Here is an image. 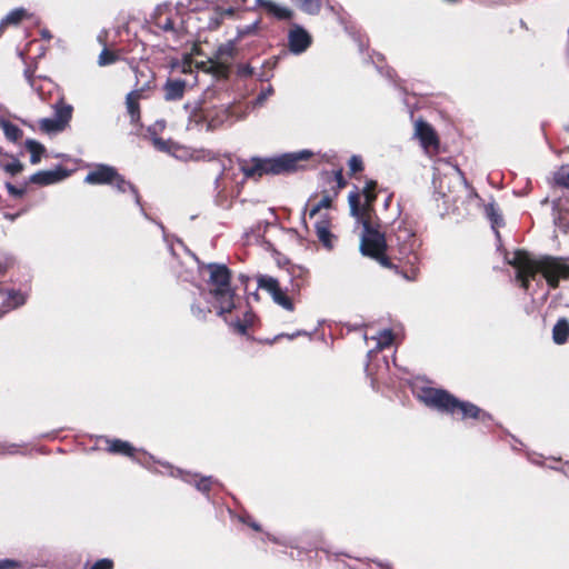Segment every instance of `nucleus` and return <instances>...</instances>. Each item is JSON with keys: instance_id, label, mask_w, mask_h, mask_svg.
<instances>
[{"instance_id": "nucleus-1", "label": "nucleus", "mask_w": 569, "mask_h": 569, "mask_svg": "<svg viewBox=\"0 0 569 569\" xmlns=\"http://www.w3.org/2000/svg\"><path fill=\"white\" fill-rule=\"evenodd\" d=\"M507 262L516 268L517 280L523 289H528L530 279L541 273L551 288H557L560 280L569 279V263L560 257H543L532 260L525 251H515L512 257H507Z\"/></svg>"}, {"instance_id": "nucleus-2", "label": "nucleus", "mask_w": 569, "mask_h": 569, "mask_svg": "<svg viewBox=\"0 0 569 569\" xmlns=\"http://www.w3.org/2000/svg\"><path fill=\"white\" fill-rule=\"evenodd\" d=\"M421 399L427 406L436 408L440 411L451 415L459 412L462 419L475 418L481 421L490 419V416L476 405L468 401H460L448 391L442 389H426L422 392Z\"/></svg>"}, {"instance_id": "nucleus-3", "label": "nucleus", "mask_w": 569, "mask_h": 569, "mask_svg": "<svg viewBox=\"0 0 569 569\" xmlns=\"http://www.w3.org/2000/svg\"><path fill=\"white\" fill-rule=\"evenodd\" d=\"M312 153L309 150L284 153L274 158L253 159L251 163L243 164L241 170L246 178H256L263 174H281L295 171L300 160L309 159Z\"/></svg>"}, {"instance_id": "nucleus-4", "label": "nucleus", "mask_w": 569, "mask_h": 569, "mask_svg": "<svg viewBox=\"0 0 569 569\" xmlns=\"http://www.w3.org/2000/svg\"><path fill=\"white\" fill-rule=\"evenodd\" d=\"M206 270L209 273L208 283L219 316L229 313L236 307L234 290L231 288V273L226 264L208 263Z\"/></svg>"}, {"instance_id": "nucleus-5", "label": "nucleus", "mask_w": 569, "mask_h": 569, "mask_svg": "<svg viewBox=\"0 0 569 569\" xmlns=\"http://www.w3.org/2000/svg\"><path fill=\"white\" fill-rule=\"evenodd\" d=\"M88 184H109L112 186L118 192H130L133 197L134 203L140 208L141 213L148 218L141 204V198L138 189L121 176L117 169L108 164H97L84 178Z\"/></svg>"}, {"instance_id": "nucleus-6", "label": "nucleus", "mask_w": 569, "mask_h": 569, "mask_svg": "<svg viewBox=\"0 0 569 569\" xmlns=\"http://www.w3.org/2000/svg\"><path fill=\"white\" fill-rule=\"evenodd\" d=\"M184 13L186 7L183 3L164 2L154 9L152 14L153 24L163 32H170L174 38L179 39L184 32Z\"/></svg>"}, {"instance_id": "nucleus-7", "label": "nucleus", "mask_w": 569, "mask_h": 569, "mask_svg": "<svg viewBox=\"0 0 569 569\" xmlns=\"http://www.w3.org/2000/svg\"><path fill=\"white\" fill-rule=\"evenodd\" d=\"M357 222L362 224L360 241L362 254L379 260L383 266H389L385 257L388 244L385 234L379 230V226H375L371 219H361Z\"/></svg>"}, {"instance_id": "nucleus-8", "label": "nucleus", "mask_w": 569, "mask_h": 569, "mask_svg": "<svg viewBox=\"0 0 569 569\" xmlns=\"http://www.w3.org/2000/svg\"><path fill=\"white\" fill-rule=\"evenodd\" d=\"M389 246L390 248H397V258L399 260H406L410 266H415L418 262L416 250L419 247V242L413 230L406 224L399 223L393 230V233L389 237Z\"/></svg>"}, {"instance_id": "nucleus-9", "label": "nucleus", "mask_w": 569, "mask_h": 569, "mask_svg": "<svg viewBox=\"0 0 569 569\" xmlns=\"http://www.w3.org/2000/svg\"><path fill=\"white\" fill-rule=\"evenodd\" d=\"M234 122L233 113L230 107H217L204 112L201 109L193 108L189 114L188 128L206 127L207 130H216L224 124Z\"/></svg>"}, {"instance_id": "nucleus-10", "label": "nucleus", "mask_w": 569, "mask_h": 569, "mask_svg": "<svg viewBox=\"0 0 569 569\" xmlns=\"http://www.w3.org/2000/svg\"><path fill=\"white\" fill-rule=\"evenodd\" d=\"M377 182L370 180L366 183L362 192L358 189L351 191L348 196V202L350 207V213L357 220L371 219L373 213V202L376 200Z\"/></svg>"}, {"instance_id": "nucleus-11", "label": "nucleus", "mask_w": 569, "mask_h": 569, "mask_svg": "<svg viewBox=\"0 0 569 569\" xmlns=\"http://www.w3.org/2000/svg\"><path fill=\"white\" fill-rule=\"evenodd\" d=\"M443 172H441L439 166L435 167L437 173L433 177V184L442 197H447V193L452 191V182L456 184L466 183V179L457 166L449 162L443 163Z\"/></svg>"}, {"instance_id": "nucleus-12", "label": "nucleus", "mask_w": 569, "mask_h": 569, "mask_svg": "<svg viewBox=\"0 0 569 569\" xmlns=\"http://www.w3.org/2000/svg\"><path fill=\"white\" fill-rule=\"evenodd\" d=\"M288 43L290 52L300 54L310 47L311 37L302 27L295 26L289 31Z\"/></svg>"}, {"instance_id": "nucleus-13", "label": "nucleus", "mask_w": 569, "mask_h": 569, "mask_svg": "<svg viewBox=\"0 0 569 569\" xmlns=\"http://www.w3.org/2000/svg\"><path fill=\"white\" fill-rule=\"evenodd\" d=\"M68 177V172L66 169L58 167L54 170H43L38 171L30 176L29 182L40 186H48L56 182H59Z\"/></svg>"}, {"instance_id": "nucleus-14", "label": "nucleus", "mask_w": 569, "mask_h": 569, "mask_svg": "<svg viewBox=\"0 0 569 569\" xmlns=\"http://www.w3.org/2000/svg\"><path fill=\"white\" fill-rule=\"evenodd\" d=\"M187 82L182 79H168L163 86L164 99L167 101H177L182 99Z\"/></svg>"}, {"instance_id": "nucleus-15", "label": "nucleus", "mask_w": 569, "mask_h": 569, "mask_svg": "<svg viewBox=\"0 0 569 569\" xmlns=\"http://www.w3.org/2000/svg\"><path fill=\"white\" fill-rule=\"evenodd\" d=\"M553 221L559 230L569 232V201L553 202Z\"/></svg>"}, {"instance_id": "nucleus-16", "label": "nucleus", "mask_w": 569, "mask_h": 569, "mask_svg": "<svg viewBox=\"0 0 569 569\" xmlns=\"http://www.w3.org/2000/svg\"><path fill=\"white\" fill-rule=\"evenodd\" d=\"M256 6L262 8L267 11L270 16L279 19V20H286L290 19L292 17V11L288 9L287 7L279 6L278 3L273 2L272 0H254Z\"/></svg>"}, {"instance_id": "nucleus-17", "label": "nucleus", "mask_w": 569, "mask_h": 569, "mask_svg": "<svg viewBox=\"0 0 569 569\" xmlns=\"http://www.w3.org/2000/svg\"><path fill=\"white\" fill-rule=\"evenodd\" d=\"M256 6L262 8L267 11L270 16L279 19V20H286L290 19L292 17V11L288 9L287 7L279 6L278 3L273 2L272 0H254Z\"/></svg>"}, {"instance_id": "nucleus-18", "label": "nucleus", "mask_w": 569, "mask_h": 569, "mask_svg": "<svg viewBox=\"0 0 569 569\" xmlns=\"http://www.w3.org/2000/svg\"><path fill=\"white\" fill-rule=\"evenodd\" d=\"M416 136L421 141L425 148L433 147L438 144V139L433 129L423 121L416 122Z\"/></svg>"}, {"instance_id": "nucleus-19", "label": "nucleus", "mask_w": 569, "mask_h": 569, "mask_svg": "<svg viewBox=\"0 0 569 569\" xmlns=\"http://www.w3.org/2000/svg\"><path fill=\"white\" fill-rule=\"evenodd\" d=\"M143 87L140 89L132 90L126 97L127 111L131 117L132 122H137L140 119V107L139 100L142 98Z\"/></svg>"}, {"instance_id": "nucleus-20", "label": "nucleus", "mask_w": 569, "mask_h": 569, "mask_svg": "<svg viewBox=\"0 0 569 569\" xmlns=\"http://www.w3.org/2000/svg\"><path fill=\"white\" fill-rule=\"evenodd\" d=\"M328 219H321L316 222L315 229L319 241L328 249L333 247L335 236L330 232Z\"/></svg>"}, {"instance_id": "nucleus-21", "label": "nucleus", "mask_w": 569, "mask_h": 569, "mask_svg": "<svg viewBox=\"0 0 569 569\" xmlns=\"http://www.w3.org/2000/svg\"><path fill=\"white\" fill-rule=\"evenodd\" d=\"M6 295H7V298L2 306L3 315L10 310H13L16 308L23 306L27 301V295L20 290H8L6 292Z\"/></svg>"}, {"instance_id": "nucleus-22", "label": "nucleus", "mask_w": 569, "mask_h": 569, "mask_svg": "<svg viewBox=\"0 0 569 569\" xmlns=\"http://www.w3.org/2000/svg\"><path fill=\"white\" fill-rule=\"evenodd\" d=\"M569 338V321L560 318L552 328V340L556 345H563Z\"/></svg>"}, {"instance_id": "nucleus-23", "label": "nucleus", "mask_w": 569, "mask_h": 569, "mask_svg": "<svg viewBox=\"0 0 569 569\" xmlns=\"http://www.w3.org/2000/svg\"><path fill=\"white\" fill-rule=\"evenodd\" d=\"M0 168L10 176H16L23 170V164L14 157L0 154Z\"/></svg>"}, {"instance_id": "nucleus-24", "label": "nucleus", "mask_w": 569, "mask_h": 569, "mask_svg": "<svg viewBox=\"0 0 569 569\" xmlns=\"http://www.w3.org/2000/svg\"><path fill=\"white\" fill-rule=\"evenodd\" d=\"M108 451L111 453L134 457V452L137 451L128 441L120 439L108 440Z\"/></svg>"}, {"instance_id": "nucleus-25", "label": "nucleus", "mask_w": 569, "mask_h": 569, "mask_svg": "<svg viewBox=\"0 0 569 569\" xmlns=\"http://www.w3.org/2000/svg\"><path fill=\"white\" fill-rule=\"evenodd\" d=\"M0 128L9 141L17 142L22 137V130L0 116Z\"/></svg>"}, {"instance_id": "nucleus-26", "label": "nucleus", "mask_w": 569, "mask_h": 569, "mask_svg": "<svg viewBox=\"0 0 569 569\" xmlns=\"http://www.w3.org/2000/svg\"><path fill=\"white\" fill-rule=\"evenodd\" d=\"M24 146H26V149L31 154L30 162L32 164H37L38 162H40L41 157L46 151L44 147L40 142L32 140V139L26 140Z\"/></svg>"}, {"instance_id": "nucleus-27", "label": "nucleus", "mask_w": 569, "mask_h": 569, "mask_svg": "<svg viewBox=\"0 0 569 569\" xmlns=\"http://www.w3.org/2000/svg\"><path fill=\"white\" fill-rule=\"evenodd\" d=\"M257 283L259 289L266 290L270 296L280 288L278 280L270 276H259Z\"/></svg>"}, {"instance_id": "nucleus-28", "label": "nucleus", "mask_w": 569, "mask_h": 569, "mask_svg": "<svg viewBox=\"0 0 569 569\" xmlns=\"http://www.w3.org/2000/svg\"><path fill=\"white\" fill-rule=\"evenodd\" d=\"M27 16V11L23 8H17L10 11L1 21V26L4 24H17Z\"/></svg>"}, {"instance_id": "nucleus-29", "label": "nucleus", "mask_w": 569, "mask_h": 569, "mask_svg": "<svg viewBox=\"0 0 569 569\" xmlns=\"http://www.w3.org/2000/svg\"><path fill=\"white\" fill-rule=\"evenodd\" d=\"M273 301L284 308L288 311H293V303L290 298L279 288L273 295H271Z\"/></svg>"}, {"instance_id": "nucleus-30", "label": "nucleus", "mask_w": 569, "mask_h": 569, "mask_svg": "<svg viewBox=\"0 0 569 569\" xmlns=\"http://www.w3.org/2000/svg\"><path fill=\"white\" fill-rule=\"evenodd\" d=\"M72 107L69 104H61L56 107V119L59 120L62 127L71 119Z\"/></svg>"}, {"instance_id": "nucleus-31", "label": "nucleus", "mask_w": 569, "mask_h": 569, "mask_svg": "<svg viewBox=\"0 0 569 569\" xmlns=\"http://www.w3.org/2000/svg\"><path fill=\"white\" fill-rule=\"evenodd\" d=\"M277 64V59H270V60H267L263 64H262V70L260 72L257 73V78L259 81H269L271 78H272V69L276 67Z\"/></svg>"}, {"instance_id": "nucleus-32", "label": "nucleus", "mask_w": 569, "mask_h": 569, "mask_svg": "<svg viewBox=\"0 0 569 569\" xmlns=\"http://www.w3.org/2000/svg\"><path fill=\"white\" fill-rule=\"evenodd\" d=\"M486 213L489 220L491 221L493 229H496V227H499L502 223V217L499 213V210L495 203H489L486 206Z\"/></svg>"}, {"instance_id": "nucleus-33", "label": "nucleus", "mask_w": 569, "mask_h": 569, "mask_svg": "<svg viewBox=\"0 0 569 569\" xmlns=\"http://www.w3.org/2000/svg\"><path fill=\"white\" fill-rule=\"evenodd\" d=\"M553 181L556 184L569 189V167H561L553 173Z\"/></svg>"}, {"instance_id": "nucleus-34", "label": "nucleus", "mask_w": 569, "mask_h": 569, "mask_svg": "<svg viewBox=\"0 0 569 569\" xmlns=\"http://www.w3.org/2000/svg\"><path fill=\"white\" fill-rule=\"evenodd\" d=\"M260 26V19H257L250 24L239 27L237 30L238 39L244 38L250 34H256Z\"/></svg>"}, {"instance_id": "nucleus-35", "label": "nucleus", "mask_w": 569, "mask_h": 569, "mask_svg": "<svg viewBox=\"0 0 569 569\" xmlns=\"http://www.w3.org/2000/svg\"><path fill=\"white\" fill-rule=\"evenodd\" d=\"M393 341V335L391 330H382L377 338V348L383 349L389 347Z\"/></svg>"}, {"instance_id": "nucleus-36", "label": "nucleus", "mask_w": 569, "mask_h": 569, "mask_svg": "<svg viewBox=\"0 0 569 569\" xmlns=\"http://www.w3.org/2000/svg\"><path fill=\"white\" fill-rule=\"evenodd\" d=\"M118 60V56L108 49H103L98 57V64L104 67L114 63Z\"/></svg>"}, {"instance_id": "nucleus-37", "label": "nucleus", "mask_w": 569, "mask_h": 569, "mask_svg": "<svg viewBox=\"0 0 569 569\" xmlns=\"http://www.w3.org/2000/svg\"><path fill=\"white\" fill-rule=\"evenodd\" d=\"M40 123H41V128L48 132L59 131V130L63 129V127L61 126L59 120H57L56 118L54 119H50V118L42 119Z\"/></svg>"}, {"instance_id": "nucleus-38", "label": "nucleus", "mask_w": 569, "mask_h": 569, "mask_svg": "<svg viewBox=\"0 0 569 569\" xmlns=\"http://www.w3.org/2000/svg\"><path fill=\"white\" fill-rule=\"evenodd\" d=\"M330 206H331L330 196L322 197V199L310 209L309 217L313 218L321 209L329 208Z\"/></svg>"}, {"instance_id": "nucleus-39", "label": "nucleus", "mask_w": 569, "mask_h": 569, "mask_svg": "<svg viewBox=\"0 0 569 569\" xmlns=\"http://www.w3.org/2000/svg\"><path fill=\"white\" fill-rule=\"evenodd\" d=\"M191 312L198 320H204L207 316L211 313V309L207 306L201 308L197 303H193L191 306Z\"/></svg>"}, {"instance_id": "nucleus-40", "label": "nucleus", "mask_w": 569, "mask_h": 569, "mask_svg": "<svg viewBox=\"0 0 569 569\" xmlns=\"http://www.w3.org/2000/svg\"><path fill=\"white\" fill-rule=\"evenodd\" d=\"M273 94V88L268 86L262 89L254 100V106H262L269 97Z\"/></svg>"}, {"instance_id": "nucleus-41", "label": "nucleus", "mask_w": 569, "mask_h": 569, "mask_svg": "<svg viewBox=\"0 0 569 569\" xmlns=\"http://www.w3.org/2000/svg\"><path fill=\"white\" fill-rule=\"evenodd\" d=\"M349 169L352 173L360 172L363 169V162L360 156H352L348 162Z\"/></svg>"}, {"instance_id": "nucleus-42", "label": "nucleus", "mask_w": 569, "mask_h": 569, "mask_svg": "<svg viewBox=\"0 0 569 569\" xmlns=\"http://www.w3.org/2000/svg\"><path fill=\"white\" fill-rule=\"evenodd\" d=\"M152 144L159 151L170 152L172 143L170 141H164L161 138L153 137L152 138Z\"/></svg>"}, {"instance_id": "nucleus-43", "label": "nucleus", "mask_w": 569, "mask_h": 569, "mask_svg": "<svg viewBox=\"0 0 569 569\" xmlns=\"http://www.w3.org/2000/svg\"><path fill=\"white\" fill-rule=\"evenodd\" d=\"M237 74L241 78H247L253 76L254 70L250 64L242 63L237 67Z\"/></svg>"}, {"instance_id": "nucleus-44", "label": "nucleus", "mask_w": 569, "mask_h": 569, "mask_svg": "<svg viewBox=\"0 0 569 569\" xmlns=\"http://www.w3.org/2000/svg\"><path fill=\"white\" fill-rule=\"evenodd\" d=\"M214 480L212 479V477H204L197 482L196 487L201 492H208Z\"/></svg>"}, {"instance_id": "nucleus-45", "label": "nucleus", "mask_w": 569, "mask_h": 569, "mask_svg": "<svg viewBox=\"0 0 569 569\" xmlns=\"http://www.w3.org/2000/svg\"><path fill=\"white\" fill-rule=\"evenodd\" d=\"M20 561L13 559H0V569H21Z\"/></svg>"}, {"instance_id": "nucleus-46", "label": "nucleus", "mask_w": 569, "mask_h": 569, "mask_svg": "<svg viewBox=\"0 0 569 569\" xmlns=\"http://www.w3.org/2000/svg\"><path fill=\"white\" fill-rule=\"evenodd\" d=\"M8 192L14 198H21L26 192V187L18 188L10 182L6 183Z\"/></svg>"}, {"instance_id": "nucleus-47", "label": "nucleus", "mask_w": 569, "mask_h": 569, "mask_svg": "<svg viewBox=\"0 0 569 569\" xmlns=\"http://www.w3.org/2000/svg\"><path fill=\"white\" fill-rule=\"evenodd\" d=\"M113 562L108 558L96 561L90 569H112Z\"/></svg>"}, {"instance_id": "nucleus-48", "label": "nucleus", "mask_w": 569, "mask_h": 569, "mask_svg": "<svg viewBox=\"0 0 569 569\" xmlns=\"http://www.w3.org/2000/svg\"><path fill=\"white\" fill-rule=\"evenodd\" d=\"M17 446L16 445H7L3 442H0V455L4 453H14L17 452Z\"/></svg>"}, {"instance_id": "nucleus-49", "label": "nucleus", "mask_w": 569, "mask_h": 569, "mask_svg": "<svg viewBox=\"0 0 569 569\" xmlns=\"http://www.w3.org/2000/svg\"><path fill=\"white\" fill-rule=\"evenodd\" d=\"M234 327L237 328V330L240 332V333H246L247 331V323H242L241 321H237L234 323Z\"/></svg>"}, {"instance_id": "nucleus-50", "label": "nucleus", "mask_w": 569, "mask_h": 569, "mask_svg": "<svg viewBox=\"0 0 569 569\" xmlns=\"http://www.w3.org/2000/svg\"><path fill=\"white\" fill-rule=\"evenodd\" d=\"M301 335H307V332H306V331H303V330H298L297 332H295V333H292V335H286V337H287L288 339H293V338H296V337H298V336H301Z\"/></svg>"}, {"instance_id": "nucleus-51", "label": "nucleus", "mask_w": 569, "mask_h": 569, "mask_svg": "<svg viewBox=\"0 0 569 569\" xmlns=\"http://www.w3.org/2000/svg\"><path fill=\"white\" fill-rule=\"evenodd\" d=\"M250 527H251L252 529L257 530V531H259V530H260V526H259L257 522H251V523H250Z\"/></svg>"}, {"instance_id": "nucleus-52", "label": "nucleus", "mask_w": 569, "mask_h": 569, "mask_svg": "<svg viewBox=\"0 0 569 569\" xmlns=\"http://www.w3.org/2000/svg\"><path fill=\"white\" fill-rule=\"evenodd\" d=\"M220 180H221V177H218L214 181V184H216V189H219L220 188Z\"/></svg>"}, {"instance_id": "nucleus-53", "label": "nucleus", "mask_w": 569, "mask_h": 569, "mask_svg": "<svg viewBox=\"0 0 569 569\" xmlns=\"http://www.w3.org/2000/svg\"><path fill=\"white\" fill-rule=\"evenodd\" d=\"M26 76H27V78H28V81H29V82H30V84L32 86V78H31V76H30L28 72H26Z\"/></svg>"}, {"instance_id": "nucleus-54", "label": "nucleus", "mask_w": 569, "mask_h": 569, "mask_svg": "<svg viewBox=\"0 0 569 569\" xmlns=\"http://www.w3.org/2000/svg\"><path fill=\"white\" fill-rule=\"evenodd\" d=\"M359 49L362 51L365 49V44L362 43V41L359 40Z\"/></svg>"}, {"instance_id": "nucleus-55", "label": "nucleus", "mask_w": 569, "mask_h": 569, "mask_svg": "<svg viewBox=\"0 0 569 569\" xmlns=\"http://www.w3.org/2000/svg\"><path fill=\"white\" fill-rule=\"evenodd\" d=\"M0 273L3 274L4 273V268L0 264Z\"/></svg>"}, {"instance_id": "nucleus-56", "label": "nucleus", "mask_w": 569, "mask_h": 569, "mask_svg": "<svg viewBox=\"0 0 569 569\" xmlns=\"http://www.w3.org/2000/svg\"><path fill=\"white\" fill-rule=\"evenodd\" d=\"M227 13H228V14H232V13H233V9H228V10H227Z\"/></svg>"}, {"instance_id": "nucleus-57", "label": "nucleus", "mask_w": 569, "mask_h": 569, "mask_svg": "<svg viewBox=\"0 0 569 569\" xmlns=\"http://www.w3.org/2000/svg\"><path fill=\"white\" fill-rule=\"evenodd\" d=\"M389 201H390V197L385 201L386 207L388 206Z\"/></svg>"}, {"instance_id": "nucleus-58", "label": "nucleus", "mask_w": 569, "mask_h": 569, "mask_svg": "<svg viewBox=\"0 0 569 569\" xmlns=\"http://www.w3.org/2000/svg\"><path fill=\"white\" fill-rule=\"evenodd\" d=\"M406 278H407V280H412V279H415V277H413V276H412V277H408L407 274H406Z\"/></svg>"}, {"instance_id": "nucleus-59", "label": "nucleus", "mask_w": 569, "mask_h": 569, "mask_svg": "<svg viewBox=\"0 0 569 569\" xmlns=\"http://www.w3.org/2000/svg\"><path fill=\"white\" fill-rule=\"evenodd\" d=\"M198 9H199V6H194V7L192 8V10H198Z\"/></svg>"}, {"instance_id": "nucleus-60", "label": "nucleus", "mask_w": 569, "mask_h": 569, "mask_svg": "<svg viewBox=\"0 0 569 569\" xmlns=\"http://www.w3.org/2000/svg\"><path fill=\"white\" fill-rule=\"evenodd\" d=\"M2 316H3V313H2V310H1V311H0V317H2Z\"/></svg>"}, {"instance_id": "nucleus-61", "label": "nucleus", "mask_w": 569, "mask_h": 569, "mask_svg": "<svg viewBox=\"0 0 569 569\" xmlns=\"http://www.w3.org/2000/svg\"><path fill=\"white\" fill-rule=\"evenodd\" d=\"M0 293H3V291L0 289Z\"/></svg>"}]
</instances>
